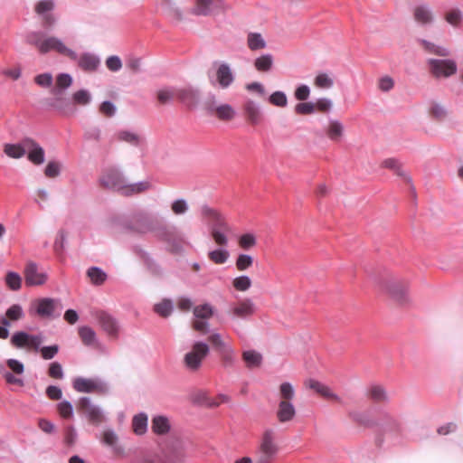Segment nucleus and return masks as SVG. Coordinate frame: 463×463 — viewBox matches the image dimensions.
<instances>
[{"mask_svg": "<svg viewBox=\"0 0 463 463\" xmlns=\"http://www.w3.org/2000/svg\"><path fill=\"white\" fill-rule=\"evenodd\" d=\"M128 228L141 234L156 232V237L165 242L169 250L174 253H180L186 243L184 236L176 227L160 224L146 212L136 213L132 217V223Z\"/></svg>", "mask_w": 463, "mask_h": 463, "instance_id": "obj_1", "label": "nucleus"}, {"mask_svg": "<svg viewBox=\"0 0 463 463\" xmlns=\"http://www.w3.org/2000/svg\"><path fill=\"white\" fill-rule=\"evenodd\" d=\"M26 42L33 45L42 54L55 51L61 55L69 57L71 60L78 59V53L67 47L60 38L55 36L47 37L43 32L29 33L26 35Z\"/></svg>", "mask_w": 463, "mask_h": 463, "instance_id": "obj_2", "label": "nucleus"}, {"mask_svg": "<svg viewBox=\"0 0 463 463\" xmlns=\"http://www.w3.org/2000/svg\"><path fill=\"white\" fill-rule=\"evenodd\" d=\"M296 392L294 386L284 382L279 385V398L276 416L280 423L291 421L297 414V410L292 402Z\"/></svg>", "mask_w": 463, "mask_h": 463, "instance_id": "obj_3", "label": "nucleus"}, {"mask_svg": "<svg viewBox=\"0 0 463 463\" xmlns=\"http://www.w3.org/2000/svg\"><path fill=\"white\" fill-rule=\"evenodd\" d=\"M191 447L190 440L173 438L163 451V463H184L188 458L187 451Z\"/></svg>", "mask_w": 463, "mask_h": 463, "instance_id": "obj_4", "label": "nucleus"}, {"mask_svg": "<svg viewBox=\"0 0 463 463\" xmlns=\"http://www.w3.org/2000/svg\"><path fill=\"white\" fill-rule=\"evenodd\" d=\"M99 181L102 187L124 195L128 179L119 167L109 166L105 168Z\"/></svg>", "mask_w": 463, "mask_h": 463, "instance_id": "obj_5", "label": "nucleus"}, {"mask_svg": "<svg viewBox=\"0 0 463 463\" xmlns=\"http://www.w3.org/2000/svg\"><path fill=\"white\" fill-rule=\"evenodd\" d=\"M279 447L275 441V432L271 429L266 430L260 439V445L255 452L256 463H271Z\"/></svg>", "mask_w": 463, "mask_h": 463, "instance_id": "obj_6", "label": "nucleus"}, {"mask_svg": "<svg viewBox=\"0 0 463 463\" xmlns=\"http://www.w3.org/2000/svg\"><path fill=\"white\" fill-rule=\"evenodd\" d=\"M62 308L60 299L43 298L33 303L31 311L43 318H54L61 316Z\"/></svg>", "mask_w": 463, "mask_h": 463, "instance_id": "obj_7", "label": "nucleus"}, {"mask_svg": "<svg viewBox=\"0 0 463 463\" xmlns=\"http://www.w3.org/2000/svg\"><path fill=\"white\" fill-rule=\"evenodd\" d=\"M229 9L230 5L225 0H194L191 12L194 15L208 16L223 14Z\"/></svg>", "mask_w": 463, "mask_h": 463, "instance_id": "obj_8", "label": "nucleus"}, {"mask_svg": "<svg viewBox=\"0 0 463 463\" xmlns=\"http://www.w3.org/2000/svg\"><path fill=\"white\" fill-rule=\"evenodd\" d=\"M209 345L202 341H196L192 346L191 351L184 356L185 367L190 371H197L201 366L203 359L209 354Z\"/></svg>", "mask_w": 463, "mask_h": 463, "instance_id": "obj_9", "label": "nucleus"}, {"mask_svg": "<svg viewBox=\"0 0 463 463\" xmlns=\"http://www.w3.org/2000/svg\"><path fill=\"white\" fill-rule=\"evenodd\" d=\"M235 80V74L229 63L222 61L218 64L214 76L209 75V81L212 86L226 90Z\"/></svg>", "mask_w": 463, "mask_h": 463, "instance_id": "obj_10", "label": "nucleus"}, {"mask_svg": "<svg viewBox=\"0 0 463 463\" xmlns=\"http://www.w3.org/2000/svg\"><path fill=\"white\" fill-rule=\"evenodd\" d=\"M72 386L78 392L90 393L93 392H105L109 390L108 383L100 378L76 377Z\"/></svg>", "mask_w": 463, "mask_h": 463, "instance_id": "obj_11", "label": "nucleus"}, {"mask_svg": "<svg viewBox=\"0 0 463 463\" xmlns=\"http://www.w3.org/2000/svg\"><path fill=\"white\" fill-rule=\"evenodd\" d=\"M428 65L430 72L436 78H449L454 75L458 70L456 61L449 59H429Z\"/></svg>", "mask_w": 463, "mask_h": 463, "instance_id": "obj_12", "label": "nucleus"}, {"mask_svg": "<svg viewBox=\"0 0 463 463\" xmlns=\"http://www.w3.org/2000/svg\"><path fill=\"white\" fill-rule=\"evenodd\" d=\"M79 409L88 420L95 425H99L105 420L103 410L99 406L92 403L90 397H81L79 400Z\"/></svg>", "mask_w": 463, "mask_h": 463, "instance_id": "obj_13", "label": "nucleus"}, {"mask_svg": "<svg viewBox=\"0 0 463 463\" xmlns=\"http://www.w3.org/2000/svg\"><path fill=\"white\" fill-rule=\"evenodd\" d=\"M380 430L383 435L396 437L402 432V420L400 416L383 412L379 420Z\"/></svg>", "mask_w": 463, "mask_h": 463, "instance_id": "obj_14", "label": "nucleus"}, {"mask_svg": "<svg viewBox=\"0 0 463 463\" xmlns=\"http://www.w3.org/2000/svg\"><path fill=\"white\" fill-rule=\"evenodd\" d=\"M42 342V335H30L24 331L15 332L11 337V344L16 348L33 347L38 350Z\"/></svg>", "mask_w": 463, "mask_h": 463, "instance_id": "obj_15", "label": "nucleus"}, {"mask_svg": "<svg viewBox=\"0 0 463 463\" xmlns=\"http://www.w3.org/2000/svg\"><path fill=\"white\" fill-rule=\"evenodd\" d=\"M46 271L35 262H28L24 268V279L27 286H41L47 280Z\"/></svg>", "mask_w": 463, "mask_h": 463, "instance_id": "obj_16", "label": "nucleus"}, {"mask_svg": "<svg viewBox=\"0 0 463 463\" xmlns=\"http://www.w3.org/2000/svg\"><path fill=\"white\" fill-rule=\"evenodd\" d=\"M78 333L84 345L99 349L102 352L106 350L105 345L99 340L96 332L90 326H81L79 327Z\"/></svg>", "mask_w": 463, "mask_h": 463, "instance_id": "obj_17", "label": "nucleus"}, {"mask_svg": "<svg viewBox=\"0 0 463 463\" xmlns=\"http://www.w3.org/2000/svg\"><path fill=\"white\" fill-rule=\"evenodd\" d=\"M135 253L142 260L148 272L155 277H161L163 269L152 256L143 249L136 246L134 247Z\"/></svg>", "mask_w": 463, "mask_h": 463, "instance_id": "obj_18", "label": "nucleus"}, {"mask_svg": "<svg viewBox=\"0 0 463 463\" xmlns=\"http://www.w3.org/2000/svg\"><path fill=\"white\" fill-rule=\"evenodd\" d=\"M413 17L415 22L420 26L431 25L435 21L432 9L427 4L417 5L413 10Z\"/></svg>", "mask_w": 463, "mask_h": 463, "instance_id": "obj_19", "label": "nucleus"}, {"mask_svg": "<svg viewBox=\"0 0 463 463\" xmlns=\"http://www.w3.org/2000/svg\"><path fill=\"white\" fill-rule=\"evenodd\" d=\"M383 287L396 301L400 303L407 301V286L404 282L391 279Z\"/></svg>", "mask_w": 463, "mask_h": 463, "instance_id": "obj_20", "label": "nucleus"}, {"mask_svg": "<svg viewBox=\"0 0 463 463\" xmlns=\"http://www.w3.org/2000/svg\"><path fill=\"white\" fill-rule=\"evenodd\" d=\"M78 66L84 71L92 72L100 66V58L93 52H83L76 59Z\"/></svg>", "mask_w": 463, "mask_h": 463, "instance_id": "obj_21", "label": "nucleus"}, {"mask_svg": "<svg viewBox=\"0 0 463 463\" xmlns=\"http://www.w3.org/2000/svg\"><path fill=\"white\" fill-rule=\"evenodd\" d=\"M25 147H27V157L32 163L41 165L44 162V150L36 141L33 138L25 137Z\"/></svg>", "mask_w": 463, "mask_h": 463, "instance_id": "obj_22", "label": "nucleus"}, {"mask_svg": "<svg viewBox=\"0 0 463 463\" xmlns=\"http://www.w3.org/2000/svg\"><path fill=\"white\" fill-rule=\"evenodd\" d=\"M209 341L215 348V350L223 357V359L229 363L232 360L233 349L226 344L219 333H213L209 336Z\"/></svg>", "mask_w": 463, "mask_h": 463, "instance_id": "obj_23", "label": "nucleus"}, {"mask_svg": "<svg viewBox=\"0 0 463 463\" xmlns=\"http://www.w3.org/2000/svg\"><path fill=\"white\" fill-rule=\"evenodd\" d=\"M255 311V305L250 298H245L231 307L233 318L246 319Z\"/></svg>", "mask_w": 463, "mask_h": 463, "instance_id": "obj_24", "label": "nucleus"}, {"mask_svg": "<svg viewBox=\"0 0 463 463\" xmlns=\"http://www.w3.org/2000/svg\"><path fill=\"white\" fill-rule=\"evenodd\" d=\"M156 5L161 8L164 14L177 23L183 20L184 15L180 8H178L173 0H156Z\"/></svg>", "mask_w": 463, "mask_h": 463, "instance_id": "obj_25", "label": "nucleus"}, {"mask_svg": "<svg viewBox=\"0 0 463 463\" xmlns=\"http://www.w3.org/2000/svg\"><path fill=\"white\" fill-rule=\"evenodd\" d=\"M243 112L247 120L252 125H258L262 119L260 104L251 99H246L243 104Z\"/></svg>", "mask_w": 463, "mask_h": 463, "instance_id": "obj_26", "label": "nucleus"}, {"mask_svg": "<svg viewBox=\"0 0 463 463\" xmlns=\"http://www.w3.org/2000/svg\"><path fill=\"white\" fill-rule=\"evenodd\" d=\"M176 98L188 107L195 106L200 99L199 90L188 86L184 88H177Z\"/></svg>", "mask_w": 463, "mask_h": 463, "instance_id": "obj_27", "label": "nucleus"}, {"mask_svg": "<svg viewBox=\"0 0 463 463\" xmlns=\"http://www.w3.org/2000/svg\"><path fill=\"white\" fill-rule=\"evenodd\" d=\"M100 441L109 447L115 454L121 455L124 453V448L118 443V436L113 429L104 430Z\"/></svg>", "mask_w": 463, "mask_h": 463, "instance_id": "obj_28", "label": "nucleus"}, {"mask_svg": "<svg viewBox=\"0 0 463 463\" xmlns=\"http://www.w3.org/2000/svg\"><path fill=\"white\" fill-rule=\"evenodd\" d=\"M50 105L59 113L65 116L73 115L76 111L71 101L69 99L62 97V95L54 96L51 100Z\"/></svg>", "mask_w": 463, "mask_h": 463, "instance_id": "obj_29", "label": "nucleus"}, {"mask_svg": "<svg viewBox=\"0 0 463 463\" xmlns=\"http://www.w3.org/2000/svg\"><path fill=\"white\" fill-rule=\"evenodd\" d=\"M98 321L102 329L109 335H117L118 325L117 320L109 313L101 311L98 314Z\"/></svg>", "mask_w": 463, "mask_h": 463, "instance_id": "obj_30", "label": "nucleus"}, {"mask_svg": "<svg viewBox=\"0 0 463 463\" xmlns=\"http://www.w3.org/2000/svg\"><path fill=\"white\" fill-rule=\"evenodd\" d=\"M307 384L310 389L314 390L315 392H317L323 397L333 399L340 403H343L342 399L337 394L333 392L330 390V388L328 386H326V384H324L317 380H314V379H309L307 381Z\"/></svg>", "mask_w": 463, "mask_h": 463, "instance_id": "obj_31", "label": "nucleus"}, {"mask_svg": "<svg viewBox=\"0 0 463 463\" xmlns=\"http://www.w3.org/2000/svg\"><path fill=\"white\" fill-rule=\"evenodd\" d=\"M366 395L374 402L384 403L390 401L385 388L380 384H372L367 388Z\"/></svg>", "mask_w": 463, "mask_h": 463, "instance_id": "obj_32", "label": "nucleus"}, {"mask_svg": "<svg viewBox=\"0 0 463 463\" xmlns=\"http://www.w3.org/2000/svg\"><path fill=\"white\" fill-rule=\"evenodd\" d=\"M152 431L156 435H165L171 430L169 419L164 415H156L152 418Z\"/></svg>", "mask_w": 463, "mask_h": 463, "instance_id": "obj_33", "label": "nucleus"}, {"mask_svg": "<svg viewBox=\"0 0 463 463\" xmlns=\"http://www.w3.org/2000/svg\"><path fill=\"white\" fill-rule=\"evenodd\" d=\"M73 83V78L71 74L66 72L59 73L56 76L55 86L52 90L54 96L62 95V93L69 89Z\"/></svg>", "mask_w": 463, "mask_h": 463, "instance_id": "obj_34", "label": "nucleus"}, {"mask_svg": "<svg viewBox=\"0 0 463 463\" xmlns=\"http://www.w3.org/2000/svg\"><path fill=\"white\" fill-rule=\"evenodd\" d=\"M348 417L352 421L368 428L374 426L376 422L372 419L370 413L365 411L351 410L348 411Z\"/></svg>", "mask_w": 463, "mask_h": 463, "instance_id": "obj_35", "label": "nucleus"}, {"mask_svg": "<svg viewBox=\"0 0 463 463\" xmlns=\"http://www.w3.org/2000/svg\"><path fill=\"white\" fill-rule=\"evenodd\" d=\"M148 426V416L146 412H139L134 415L132 419V430L137 436L146 433Z\"/></svg>", "mask_w": 463, "mask_h": 463, "instance_id": "obj_36", "label": "nucleus"}, {"mask_svg": "<svg viewBox=\"0 0 463 463\" xmlns=\"http://www.w3.org/2000/svg\"><path fill=\"white\" fill-rule=\"evenodd\" d=\"M53 7V0H42L35 6L37 14L43 16L44 23L47 25H51L53 23V18L50 14Z\"/></svg>", "mask_w": 463, "mask_h": 463, "instance_id": "obj_37", "label": "nucleus"}, {"mask_svg": "<svg viewBox=\"0 0 463 463\" xmlns=\"http://www.w3.org/2000/svg\"><path fill=\"white\" fill-rule=\"evenodd\" d=\"M117 138L133 146H140L145 142V138L142 136L131 130L125 129L119 130L117 133Z\"/></svg>", "mask_w": 463, "mask_h": 463, "instance_id": "obj_38", "label": "nucleus"}, {"mask_svg": "<svg viewBox=\"0 0 463 463\" xmlns=\"http://www.w3.org/2000/svg\"><path fill=\"white\" fill-rule=\"evenodd\" d=\"M26 151L27 147H25V138L16 144H5L4 148V152L7 156L15 159L23 157L26 154Z\"/></svg>", "mask_w": 463, "mask_h": 463, "instance_id": "obj_39", "label": "nucleus"}, {"mask_svg": "<svg viewBox=\"0 0 463 463\" xmlns=\"http://www.w3.org/2000/svg\"><path fill=\"white\" fill-rule=\"evenodd\" d=\"M247 46L250 51L256 52L266 48L267 43L261 33L250 32L247 35Z\"/></svg>", "mask_w": 463, "mask_h": 463, "instance_id": "obj_40", "label": "nucleus"}, {"mask_svg": "<svg viewBox=\"0 0 463 463\" xmlns=\"http://www.w3.org/2000/svg\"><path fill=\"white\" fill-rule=\"evenodd\" d=\"M344 130L345 127L340 121L335 119L329 120L326 133L331 140L335 142L339 141L344 135Z\"/></svg>", "mask_w": 463, "mask_h": 463, "instance_id": "obj_41", "label": "nucleus"}, {"mask_svg": "<svg viewBox=\"0 0 463 463\" xmlns=\"http://www.w3.org/2000/svg\"><path fill=\"white\" fill-rule=\"evenodd\" d=\"M92 101V95L90 90L86 89H80L75 91L71 96V103L79 106H88Z\"/></svg>", "mask_w": 463, "mask_h": 463, "instance_id": "obj_42", "label": "nucleus"}, {"mask_svg": "<svg viewBox=\"0 0 463 463\" xmlns=\"http://www.w3.org/2000/svg\"><path fill=\"white\" fill-rule=\"evenodd\" d=\"M151 187V183L147 180L139 181L137 183L130 184L128 181V184L124 193V195L130 196L133 194H137L145 191L149 190Z\"/></svg>", "mask_w": 463, "mask_h": 463, "instance_id": "obj_43", "label": "nucleus"}, {"mask_svg": "<svg viewBox=\"0 0 463 463\" xmlns=\"http://www.w3.org/2000/svg\"><path fill=\"white\" fill-rule=\"evenodd\" d=\"M154 311L162 317H168L174 311V302L170 298H164L154 306Z\"/></svg>", "mask_w": 463, "mask_h": 463, "instance_id": "obj_44", "label": "nucleus"}, {"mask_svg": "<svg viewBox=\"0 0 463 463\" xmlns=\"http://www.w3.org/2000/svg\"><path fill=\"white\" fill-rule=\"evenodd\" d=\"M242 358L249 368L259 367L262 363L261 354L255 350L244 351Z\"/></svg>", "mask_w": 463, "mask_h": 463, "instance_id": "obj_45", "label": "nucleus"}, {"mask_svg": "<svg viewBox=\"0 0 463 463\" xmlns=\"http://www.w3.org/2000/svg\"><path fill=\"white\" fill-rule=\"evenodd\" d=\"M87 276L90 278L91 282L96 286L103 284L107 279L106 272L99 267L89 268L87 270Z\"/></svg>", "mask_w": 463, "mask_h": 463, "instance_id": "obj_46", "label": "nucleus"}, {"mask_svg": "<svg viewBox=\"0 0 463 463\" xmlns=\"http://www.w3.org/2000/svg\"><path fill=\"white\" fill-rule=\"evenodd\" d=\"M221 120H231L235 115V109L230 104H220L213 112Z\"/></svg>", "mask_w": 463, "mask_h": 463, "instance_id": "obj_47", "label": "nucleus"}, {"mask_svg": "<svg viewBox=\"0 0 463 463\" xmlns=\"http://www.w3.org/2000/svg\"><path fill=\"white\" fill-rule=\"evenodd\" d=\"M229 257V250L222 246L208 252V258L215 264H224Z\"/></svg>", "mask_w": 463, "mask_h": 463, "instance_id": "obj_48", "label": "nucleus"}, {"mask_svg": "<svg viewBox=\"0 0 463 463\" xmlns=\"http://www.w3.org/2000/svg\"><path fill=\"white\" fill-rule=\"evenodd\" d=\"M177 88L175 87H165L157 91V99L162 104H166L176 97Z\"/></svg>", "mask_w": 463, "mask_h": 463, "instance_id": "obj_49", "label": "nucleus"}, {"mask_svg": "<svg viewBox=\"0 0 463 463\" xmlns=\"http://www.w3.org/2000/svg\"><path fill=\"white\" fill-rule=\"evenodd\" d=\"M419 42L423 45L424 49L430 53L443 57L449 56L450 53L449 49L436 45L427 40L420 39Z\"/></svg>", "mask_w": 463, "mask_h": 463, "instance_id": "obj_50", "label": "nucleus"}, {"mask_svg": "<svg viewBox=\"0 0 463 463\" xmlns=\"http://www.w3.org/2000/svg\"><path fill=\"white\" fill-rule=\"evenodd\" d=\"M254 65L260 71H269L273 65V56L270 53L263 54L255 60Z\"/></svg>", "mask_w": 463, "mask_h": 463, "instance_id": "obj_51", "label": "nucleus"}, {"mask_svg": "<svg viewBox=\"0 0 463 463\" xmlns=\"http://www.w3.org/2000/svg\"><path fill=\"white\" fill-rule=\"evenodd\" d=\"M213 315V307L208 303L194 307V316L197 319H208Z\"/></svg>", "mask_w": 463, "mask_h": 463, "instance_id": "obj_52", "label": "nucleus"}, {"mask_svg": "<svg viewBox=\"0 0 463 463\" xmlns=\"http://www.w3.org/2000/svg\"><path fill=\"white\" fill-rule=\"evenodd\" d=\"M188 210L189 204L184 198L175 199L171 203V211L175 215H184L188 212Z\"/></svg>", "mask_w": 463, "mask_h": 463, "instance_id": "obj_53", "label": "nucleus"}, {"mask_svg": "<svg viewBox=\"0 0 463 463\" xmlns=\"http://www.w3.org/2000/svg\"><path fill=\"white\" fill-rule=\"evenodd\" d=\"M383 166L395 171L398 175L404 177L408 182H411V178L407 176L406 173L401 168L400 162L395 158H388L383 162Z\"/></svg>", "mask_w": 463, "mask_h": 463, "instance_id": "obj_54", "label": "nucleus"}, {"mask_svg": "<svg viewBox=\"0 0 463 463\" xmlns=\"http://www.w3.org/2000/svg\"><path fill=\"white\" fill-rule=\"evenodd\" d=\"M5 283L14 291L20 289L22 284L21 276L14 271H9L5 277Z\"/></svg>", "mask_w": 463, "mask_h": 463, "instance_id": "obj_55", "label": "nucleus"}, {"mask_svg": "<svg viewBox=\"0 0 463 463\" xmlns=\"http://www.w3.org/2000/svg\"><path fill=\"white\" fill-rule=\"evenodd\" d=\"M57 411L61 417L71 419L74 415V409L71 402L62 401L57 404Z\"/></svg>", "mask_w": 463, "mask_h": 463, "instance_id": "obj_56", "label": "nucleus"}, {"mask_svg": "<svg viewBox=\"0 0 463 463\" xmlns=\"http://www.w3.org/2000/svg\"><path fill=\"white\" fill-rule=\"evenodd\" d=\"M232 285L238 291H246L251 287V279L247 275H241L233 279Z\"/></svg>", "mask_w": 463, "mask_h": 463, "instance_id": "obj_57", "label": "nucleus"}, {"mask_svg": "<svg viewBox=\"0 0 463 463\" xmlns=\"http://www.w3.org/2000/svg\"><path fill=\"white\" fill-rule=\"evenodd\" d=\"M211 235L215 241L216 244L226 247L228 245V237L226 235L227 232H230V230H215L211 229Z\"/></svg>", "mask_w": 463, "mask_h": 463, "instance_id": "obj_58", "label": "nucleus"}, {"mask_svg": "<svg viewBox=\"0 0 463 463\" xmlns=\"http://www.w3.org/2000/svg\"><path fill=\"white\" fill-rule=\"evenodd\" d=\"M269 101L277 107L284 108L288 105V98L285 92L281 90H277L273 92L269 98Z\"/></svg>", "mask_w": 463, "mask_h": 463, "instance_id": "obj_59", "label": "nucleus"}, {"mask_svg": "<svg viewBox=\"0 0 463 463\" xmlns=\"http://www.w3.org/2000/svg\"><path fill=\"white\" fill-rule=\"evenodd\" d=\"M446 21L454 27L458 26L463 19L462 12L456 8L449 11L445 15Z\"/></svg>", "mask_w": 463, "mask_h": 463, "instance_id": "obj_60", "label": "nucleus"}, {"mask_svg": "<svg viewBox=\"0 0 463 463\" xmlns=\"http://www.w3.org/2000/svg\"><path fill=\"white\" fill-rule=\"evenodd\" d=\"M257 243L256 237L253 233H245L239 238V245L243 250H250Z\"/></svg>", "mask_w": 463, "mask_h": 463, "instance_id": "obj_61", "label": "nucleus"}, {"mask_svg": "<svg viewBox=\"0 0 463 463\" xmlns=\"http://www.w3.org/2000/svg\"><path fill=\"white\" fill-rule=\"evenodd\" d=\"M315 84L321 89H330L334 85V80L326 73H319L315 78Z\"/></svg>", "mask_w": 463, "mask_h": 463, "instance_id": "obj_62", "label": "nucleus"}, {"mask_svg": "<svg viewBox=\"0 0 463 463\" xmlns=\"http://www.w3.org/2000/svg\"><path fill=\"white\" fill-rule=\"evenodd\" d=\"M34 82L42 88H50L53 83L51 72H44L35 76Z\"/></svg>", "mask_w": 463, "mask_h": 463, "instance_id": "obj_63", "label": "nucleus"}, {"mask_svg": "<svg viewBox=\"0 0 463 463\" xmlns=\"http://www.w3.org/2000/svg\"><path fill=\"white\" fill-rule=\"evenodd\" d=\"M253 263V258L250 255L241 253L236 260V267L239 270H246Z\"/></svg>", "mask_w": 463, "mask_h": 463, "instance_id": "obj_64", "label": "nucleus"}]
</instances>
